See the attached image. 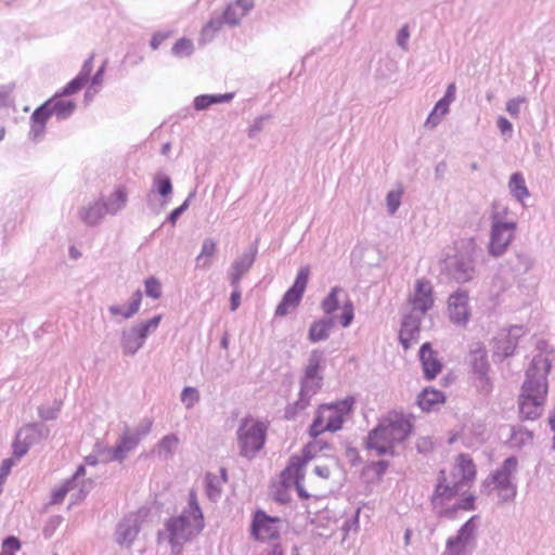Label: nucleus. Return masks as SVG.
<instances>
[{
	"label": "nucleus",
	"instance_id": "nucleus-1",
	"mask_svg": "<svg viewBox=\"0 0 555 555\" xmlns=\"http://www.w3.org/2000/svg\"><path fill=\"white\" fill-rule=\"evenodd\" d=\"M551 367L552 359L547 354L538 353L527 369L518 398L519 413L524 420L534 421L541 416L546 401Z\"/></svg>",
	"mask_w": 555,
	"mask_h": 555
},
{
	"label": "nucleus",
	"instance_id": "nucleus-2",
	"mask_svg": "<svg viewBox=\"0 0 555 555\" xmlns=\"http://www.w3.org/2000/svg\"><path fill=\"white\" fill-rule=\"evenodd\" d=\"M204 516L194 490L189 493L188 506L178 517L166 522L171 545V555H180L183 543L190 541L204 529Z\"/></svg>",
	"mask_w": 555,
	"mask_h": 555
},
{
	"label": "nucleus",
	"instance_id": "nucleus-3",
	"mask_svg": "<svg viewBox=\"0 0 555 555\" xmlns=\"http://www.w3.org/2000/svg\"><path fill=\"white\" fill-rule=\"evenodd\" d=\"M412 430L410 420L401 413L389 414L373 428L366 439V448L378 455H392L397 443L404 441Z\"/></svg>",
	"mask_w": 555,
	"mask_h": 555
},
{
	"label": "nucleus",
	"instance_id": "nucleus-4",
	"mask_svg": "<svg viewBox=\"0 0 555 555\" xmlns=\"http://www.w3.org/2000/svg\"><path fill=\"white\" fill-rule=\"evenodd\" d=\"M477 244L474 238L462 240L456 253L444 260V273L457 283L472 281L476 275Z\"/></svg>",
	"mask_w": 555,
	"mask_h": 555
},
{
	"label": "nucleus",
	"instance_id": "nucleus-5",
	"mask_svg": "<svg viewBox=\"0 0 555 555\" xmlns=\"http://www.w3.org/2000/svg\"><path fill=\"white\" fill-rule=\"evenodd\" d=\"M518 460L516 456H508L504 460L501 467L494 470L487 480L483 481V487L487 489L491 485L492 490H496L501 503L513 502L517 494V486L512 481L513 475L517 472Z\"/></svg>",
	"mask_w": 555,
	"mask_h": 555
},
{
	"label": "nucleus",
	"instance_id": "nucleus-6",
	"mask_svg": "<svg viewBox=\"0 0 555 555\" xmlns=\"http://www.w3.org/2000/svg\"><path fill=\"white\" fill-rule=\"evenodd\" d=\"M236 436L240 455L251 459L264 446L267 426L261 422L245 417L237 428Z\"/></svg>",
	"mask_w": 555,
	"mask_h": 555
},
{
	"label": "nucleus",
	"instance_id": "nucleus-7",
	"mask_svg": "<svg viewBox=\"0 0 555 555\" xmlns=\"http://www.w3.org/2000/svg\"><path fill=\"white\" fill-rule=\"evenodd\" d=\"M479 521V515L466 520L455 535L447 539L442 555H470L477 546Z\"/></svg>",
	"mask_w": 555,
	"mask_h": 555
},
{
	"label": "nucleus",
	"instance_id": "nucleus-8",
	"mask_svg": "<svg viewBox=\"0 0 555 555\" xmlns=\"http://www.w3.org/2000/svg\"><path fill=\"white\" fill-rule=\"evenodd\" d=\"M162 320V315H154L152 319L124 328L120 334V346L124 354L134 356L144 345L150 333L154 332Z\"/></svg>",
	"mask_w": 555,
	"mask_h": 555
},
{
	"label": "nucleus",
	"instance_id": "nucleus-9",
	"mask_svg": "<svg viewBox=\"0 0 555 555\" xmlns=\"http://www.w3.org/2000/svg\"><path fill=\"white\" fill-rule=\"evenodd\" d=\"M50 429L43 423H29L23 426L16 434L12 444L16 459L23 457L29 448L49 437Z\"/></svg>",
	"mask_w": 555,
	"mask_h": 555
},
{
	"label": "nucleus",
	"instance_id": "nucleus-10",
	"mask_svg": "<svg viewBox=\"0 0 555 555\" xmlns=\"http://www.w3.org/2000/svg\"><path fill=\"white\" fill-rule=\"evenodd\" d=\"M310 275V269L308 266L301 267L296 275L294 284L286 291L281 302L275 309L276 317H285L288 314L291 309L296 308L306 291L308 280Z\"/></svg>",
	"mask_w": 555,
	"mask_h": 555
},
{
	"label": "nucleus",
	"instance_id": "nucleus-11",
	"mask_svg": "<svg viewBox=\"0 0 555 555\" xmlns=\"http://www.w3.org/2000/svg\"><path fill=\"white\" fill-rule=\"evenodd\" d=\"M281 527V518L269 516L266 512L258 509L251 520L250 533L259 541H275L280 538Z\"/></svg>",
	"mask_w": 555,
	"mask_h": 555
},
{
	"label": "nucleus",
	"instance_id": "nucleus-12",
	"mask_svg": "<svg viewBox=\"0 0 555 555\" xmlns=\"http://www.w3.org/2000/svg\"><path fill=\"white\" fill-rule=\"evenodd\" d=\"M515 230V222L493 220L489 243V254L493 257L502 256L509 246L514 237Z\"/></svg>",
	"mask_w": 555,
	"mask_h": 555
},
{
	"label": "nucleus",
	"instance_id": "nucleus-13",
	"mask_svg": "<svg viewBox=\"0 0 555 555\" xmlns=\"http://www.w3.org/2000/svg\"><path fill=\"white\" fill-rule=\"evenodd\" d=\"M463 487L461 482L453 481L449 483L444 470L439 472L435 490L430 496L433 509L447 505L451 500L459 495Z\"/></svg>",
	"mask_w": 555,
	"mask_h": 555
},
{
	"label": "nucleus",
	"instance_id": "nucleus-14",
	"mask_svg": "<svg viewBox=\"0 0 555 555\" xmlns=\"http://www.w3.org/2000/svg\"><path fill=\"white\" fill-rule=\"evenodd\" d=\"M353 403L354 400L352 397H348L335 403H325L326 424L324 428L332 433L339 430L344 423V416L351 412Z\"/></svg>",
	"mask_w": 555,
	"mask_h": 555
},
{
	"label": "nucleus",
	"instance_id": "nucleus-15",
	"mask_svg": "<svg viewBox=\"0 0 555 555\" xmlns=\"http://www.w3.org/2000/svg\"><path fill=\"white\" fill-rule=\"evenodd\" d=\"M412 305L411 313L424 315L434 306L433 286L428 280L421 279L415 283L413 297L410 299Z\"/></svg>",
	"mask_w": 555,
	"mask_h": 555
},
{
	"label": "nucleus",
	"instance_id": "nucleus-16",
	"mask_svg": "<svg viewBox=\"0 0 555 555\" xmlns=\"http://www.w3.org/2000/svg\"><path fill=\"white\" fill-rule=\"evenodd\" d=\"M468 292L457 289L448 299L450 320L459 325H465L469 319Z\"/></svg>",
	"mask_w": 555,
	"mask_h": 555
},
{
	"label": "nucleus",
	"instance_id": "nucleus-17",
	"mask_svg": "<svg viewBox=\"0 0 555 555\" xmlns=\"http://www.w3.org/2000/svg\"><path fill=\"white\" fill-rule=\"evenodd\" d=\"M422 318L423 315L411 312L403 318L399 332V341L404 350L410 349L413 344L420 340Z\"/></svg>",
	"mask_w": 555,
	"mask_h": 555
},
{
	"label": "nucleus",
	"instance_id": "nucleus-18",
	"mask_svg": "<svg viewBox=\"0 0 555 555\" xmlns=\"http://www.w3.org/2000/svg\"><path fill=\"white\" fill-rule=\"evenodd\" d=\"M469 358L473 372L478 375V388L488 393L491 390V383L488 376L490 365L486 351L481 348L476 349L470 352Z\"/></svg>",
	"mask_w": 555,
	"mask_h": 555
},
{
	"label": "nucleus",
	"instance_id": "nucleus-19",
	"mask_svg": "<svg viewBox=\"0 0 555 555\" xmlns=\"http://www.w3.org/2000/svg\"><path fill=\"white\" fill-rule=\"evenodd\" d=\"M140 531L137 515H128L118 522L115 530L116 542L121 546L130 547Z\"/></svg>",
	"mask_w": 555,
	"mask_h": 555
},
{
	"label": "nucleus",
	"instance_id": "nucleus-20",
	"mask_svg": "<svg viewBox=\"0 0 555 555\" xmlns=\"http://www.w3.org/2000/svg\"><path fill=\"white\" fill-rule=\"evenodd\" d=\"M420 361L426 379L431 380L441 372L442 364L433 350L430 343H424L421 346Z\"/></svg>",
	"mask_w": 555,
	"mask_h": 555
},
{
	"label": "nucleus",
	"instance_id": "nucleus-21",
	"mask_svg": "<svg viewBox=\"0 0 555 555\" xmlns=\"http://www.w3.org/2000/svg\"><path fill=\"white\" fill-rule=\"evenodd\" d=\"M105 208V201L103 198H99L82 206L79 209L78 215L80 220L86 225L95 227L104 219L105 215L107 214Z\"/></svg>",
	"mask_w": 555,
	"mask_h": 555
},
{
	"label": "nucleus",
	"instance_id": "nucleus-22",
	"mask_svg": "<svg viewBox=\"0 0 555 555\" xmlns=\"http://www.w3.org/2000/svg\"><path fill=\"white\" fill-rule=\"evenodd\" d=\"M453 476L456 478V482H461L464 487L475 480L476 466L468 454L461 453L453 468Z\"/></svg>",
	"mask_w": 555,
	"mask_h": 555
},
{
	"label": "nucleus",
	"instance_id": "nucleus-23",
	"mask_svg": "<svg viewBox=\"0 0 555 555\" xmlns=\"http://www.w3.org/2000/svg\"><path fill=\"white\" fill-rule=\"evenodd\" d=\"M525 334L524 327L514 325L511 326L507 334L503 338L498 339L495 350L504 358L512 356L517 347L518 339Z\"/></svg>",
	"mask_w": 555,
	"mask_h": 555
},
{
	"label": "nucleus",
	"instance_id": "nucleus-24",
	"mask_svg": "<svg viewBox=\"0 0 555 555\" xmlns=\"http://www.w3.org/2000/svg\"><path fill=\"white\" fill-rule=\"evenodd\" d=\"M335 324L334 317H324L314 321L309 328L308 339L311 343H319L326 340Z\"/></svg>",
	"mask_w": 555,
	"mask_h": 555
},
{
	"label": "nucleus",
	"instance_id": "nucleus-25",
	"mask_svg": "<svg viewBox=\"0 0 555 555\" xmlns=\"http://www.w3.org/2000/svg\"><path fill=\"white\" fill-rule=\"evenodd\" d=\"M50 106V103L44 102L42 105L37 107L33 113L30 117L31 127L29 134L33 135L34 139H37L43 134L46 122L48 118L52 116Z\"/></svg>",
	"mask_w": 555,
	"mask_h": 555
},
{
	"label": "nucleus",
	"instance_id": "nucleus-26",
	"mask_svg": "<svg viewBox=\"0 0 555 555\" xmlns=\"http://www.w3.org/2000/svg\"><path fill=\"white\" fill-rule=\"evenodd\" d=\"M140 442V437L134 433H125L116 447L112 450L111 461L121 462L126 457V454L133 450Z\"/></svg>",
	"mask_w": 555,
	"mask_h": 555
},
{
	"label": "nucleus",
	"instance_id": "nucleus-27",
	"mask_svg": "<svg viewBox=\"0 0 555 555\" xmlns=\"http://www.w3.org/2000/svg\"><path fill=\"white\" fill-rule=\"evenodd\" d=\"M304 467L305 466H300L297 469V465H293V461L289 460L288 465L282 472L281 476L284 482H287L289 478L293 479L299 498L309 499L310 494L306 491V489L302 486V480L305 478Z\"/></svg>",
	"mask_w": 555,
	"mask_h": 555
},
{
	"label": "nucleus",
	"instance_id": "nucleus-28",
	"mask_svg": "<svg viewBox=\"0 0 555 555\" xmlns=\"http://www.w3.org/2000/svg\"><path fill=\"white\" fill-rule=\"evenodd\" d=\"M328 448V443L322 442L321 440L314 438L312 442H309L305 446L301 455H294L289 460L293 461V465H297V468L300 466H306L307 463L317 455V453L322 452L324 449Z\"/></svg>",
	"mask_w": 555,
	"mask_h": 555
},
{
	"label": "nucleus",
	"instance_id": "nucleus-29",
	"mask_svg": "<svg viewBox=\"0 0 555 555\" xmlns=\"http://www.w3.org/2000/svg\"><path fill=\"white\" fill-rule=\"evenodd\" d=\"M444 401L443 392L433 389L426 388L424 389L417 397V404L423 411H433Z\"/></svg>",
	"mask_w": 555,
	"mask_h": 555
},
{
	"label": "nucleus",
	"instance_id": "nucleus-30",
	"mask_svg": "<svg viewBox=\"0 0 555 555\" xmlns=\"http://www.w3.org/2000/svg\"><path fill=\"white\" fill-rule=\"evenodd\" d=\"M258 253L257 242L249 246L237 259L232 263V270L238 274L245 275L255 262Z\"/></svg>",
	"mask_w": 555,
	"mask_h": 555
},
{
	"label": "nucleus",
	"instance_id": "nucleus-31",
	"mask_svg": "<svg viewBox=\"0 0 555 555\" xmlns=\"http://www.w3.org/2000/svg\"><path fill=\"white\" fill-rule=\"evenodd\" d=\"M128 201V193L125 186L119 185L105 201V209L109 215H116L119 210L126 207Z\"/></svg>",
	"mask_w": 555,
	"mask_h": 555
},
{
	"label": "nucleus",
	"instance_id": "nucleus-32",
	"mask_svg": "<svg viewBox=\"0 0 555 555\" xmlns=\"http://www.w3.org/2000/svg\"><path fill=\"white\" fill-rule=\"evenodd\" d=\"M234 98V93L229 92L224 94H201L194 99V108L196 111H204L212 104L227 103Z\"/></svg>",
	"mask_w": 555,
	"mask_h": 555
},
{
	"label": "nucleus",
	"instance_id": "nucleus-33",
	"mask_svg": "<svg viewBox=\"0 0 555 555\" xmlns=\"http://www.w3.org/2000/svg\"><path fill=\"white\" fill-rule=\"evenodd\" d=\"M141 300L142 292L140 289H137L132 294V299L126 310H122L120 306L112 305L108 307V311L112 315H122L125 319H130L139 312Z\"/></svg>",
	"mask_w": 555,
	"mask_h": 555
},
{
	"label": "nucleus",
	"instance_id": "nucleus-34",
	"mask_svg": "<svg viewBox=\"0 0 555 555\" xmlns=\"http://www.w3.org/2000/svg\"><path fill=\"white\" fill-rule=\"evenodd\" d=\"M217 251V244L212 238H205L202 245V250L196 257V268L208 269L211 266L210 258Z\"/></svg>",
	"mask_w": 555,
	"mask_h": 555
},
{
	"label": "nucleus",
	"instance_id": "nucleus-35",
	"mask_svg": "<svg viewBox=\"0 0 555 555\" xmlns=\"http://www.w3.org/2000/svg\"><path fill=\"white\" fill-rule=\"evenodd\" d=\"M222 479H220L217 475L212 473H207L205 476V492L207 498L211 502H217L221 498L222 488H223Z\"/></svg>",
	"mask_w": 555,
	"mask_h": 555
},
{
	"label": "nucleus",
	"instance_id": "nucleus-36",
	"mask_svg": "<svg viewBox=\"0 0 555 555\" xmlns=\"http://www.w3.org/2000/svg\"><path fill=\"white\" fill-rule=\"evenodd\" d=\"M511 194L519 202L529 196V191L526 185L525 179L520 172H514L508 182Z\"/></svg>",
	"mask_w": 555,
	"mask_h": 555
},
{
	"label": "nucleus",
	"instance_id": "nucleus-37",
	"mask_svg": "<svg viewBox=\"0 0 555 555\" xmlns=\"http://www.w3.org/2000/svg\"><path fill=\"white\" fill-rule=\"evenodd\" d=\"M47 103H50L52 115H55L57 119L63 120L68 118L76 108V103L72 100H49Z\"/></svg>",
	"mask_w": 555,
	"mask_h": 555
},
{
	"label": "nucleus",
	"instance_id": "nucleus-38",
	"mask_svg": "<svg viewBox=\"0 0 555 555\" xmlns=\"http://www.w3.org/2000/svg\"><path fill=\"white\" fill-rule=\"evenodd\" d=\"M156 192L164 198L163 205L168 203V198L172 194L171 179L163 173L155 175L153 179V192Z\"/></svg>",
	"mask_w": 555,
	"mask_h": 555
},
{
	"label": "nucleus",
	"instance_id": "nucleus-39",
	"mask_svg": "<svg viewBox=\"0 0 555 555\" xmlns=\"http://www.w3.org/2000/svg\"><path fill=\"white\" fill-rule=\"evenodd\" d=\"M313 396L314 395L307 391L304 392L300 389L298 400L285 408L284 417L286 420H294L299 412L304 411L310 404V400Z\"/></svg>",
	"mask_w": 555,
	"mask_h": 555
},
{
	"label": "nucleus",
	"instance_id": "nucleus-40",
	"mask_svg": "<svg viewBox=\"0 0 555 555\" xmlns=\"http://www.w3.org/2000/svg\"><path fill=\"white\" fill-rule=\"evenodd\" d=\"M313 396L314 395L307 391L304 392L300 389L298 400L285 408L284 417L286 420H294L299 412L304 411L310 404V400Z\"/></svg>",
	"mask_w": 555,
	"mask_h": 555
},
{
	"label": "nucleus",
	"instance_id": "nucleus-41",
	"mask_svg": "<svg viewBox=\"0 0 555 555\" xmlns=\"http://www.w3.org/2000/svg\"><path fill=\"white\" fill-rule=\"evenodd\" d=\"M532 257L526 251H517L513 258L509 259V264L513 271L517 273H526L533 267Z\"/></svg>",
	"mask_w": 555,
	"mask_h": 555
},
{
	"label": "nucleus",
	"instance_id": "nucleus-42",
	"mask_svg": "<svg viewBox=\"0 0 555 555\" xmlns=\"http://www.w3.org/2000/svg\"><path fill=\"white\" fill-rule=\"evenodd\" d=\"M323 361L324 352L319 349L312 350L308 359V364L305 369L304 376H307V378L322 377L319 375V370L321 369Z\"/></svg>",
	"mask_w": 555,
	"mask_h": 555
},
{
	"label": "nucleus",
	"instance_id": "nucleus-43",
	"mask_svg": "<svg viewBox=\"0 0 555 555\" xmlns=\"http://www.w3.org/2000/svg\"><path fill=\"white\" fill-rule=\"evenodd\" d=\"M179 444V438L175 434L166 435L157 444L158 456L169 459Z\"/></svg>",
	"mask_w": 555,
	"mask_h": 555
},
{
	"label": "nucleus",
	"instance_id": "nucleus-44",
	"mask_svg": "<svg viewBox=\"0 0 555 555\" xmlns=\"http://www.w3.org/2000/svg\"><path fill=\"white\" fill-rule=\"evenodd\" d=\"M343 288L339 286L333 287L328 295L322 300L321 308L327 317H332V314L339 308L338 294L343 293Z\"/></svg>",
	"mask_w": 555,
	"mask_h": 555
},
{
	"label": "nucleus",
	"instance_id": "nucleus-45",
	"mask_svg": "<svg viewBox=\"0 0 555 555\" xmlns=\"http://www.w3.org/2000/svg\"><path fill=\"white\" fill-rule=\"evenodd\" d=\"M326 410L325 404H321L315 413L314 420L309 428V434L313 438H318L322 433L327 431L324 428L326 424Z\"/></svg>",
	"mask_w": 555,
	"mask_h": 555
},
{
	"label": "nucleus",
	"instance_id": "nucleus-46",
	"mask_svg": "<svg viewBox=\"0 0 555 555\" xmlns=\"http://www.w3.org/2000/svg\"><path fill=\"white\" fill-rule=\"evenodd\" d=\"M224 23L225 18L223 14L211 16L209 22L204 26L202 35L206 38L214 37L215 34L221 29Z\"/></svg>",
	"mask_w": 555,
	"mask_h": 555
},
{
	"label": "nucleus",
	"instance_id": "nucleus-47",
	"mask_svg": "<svg viewBox=\"0 0 555 555\" xmlns=\"http://www.w3.org/2000/svg\"><path fill=\"white\" fill-rule=\"evenodd\" d=\"M181 401L186 409H192L199 401V392L196 388L188 386L181 392Z\"/></svg>",
	"mask_w": 555,
	"mask_h": 555
},
{
	"label": "nucleus",
	"instance_id": "nucleus-48",
	"mask_svg": "<svg viewBox=\"0 0 555 555\" xmlns=\"http://www.w3.org/2000/svg\"><path fill=\"white\" fill-rule=\"evenodd\" d=\"M176 56H188L193 52V43L190 39L180 38L171 49Z\"/></svg>",
	"mask_w": 555,
	"mask_h": 555
},
{
	"label": "nucleus",
	"instance_id": "nucleus-49",
	"mask_svg": "<svg viewBox=\"0 0 555 555\" xmlns=\"http://www.w3.org/2000/svg\"><path fill=\"white\" fill-rule=\"evenodd\" d=\"M401 190H392L387 193L386 196V204H387V210L389 215H395L397 210L400 207L401 204Z\"/></svg>",
	"mask_w": 555,
	"mask_h": 555
},
{
	"label": "nucleus",
	"instance_id": "nucleus-50",
	"mask_svg": "<svg viewBox=\"0 0 555 555\" xmlns=\"http://www.w3.org/2000/svg\"><path fill=\"white\" fill-rule=\"evenodd\" d=\"M75 488V480H65L64 483L52 492V504L63 502L65 495Z\"/></svg>",
	"mask_w": 555,
	"mask_h": 555
},
{
	"label": "nucleus",
	"instance_id": "nucleus-51",
	"mask_svg": "<svg viewBox=\"0 0 555 555\" xmlns=\"http://www.w3.org/2000/svg\"><path fill=\"white\" fill-rule=\"evenodd\" d=\"M323 377L307 378L304 376L300 380V389L304 392L315 395L322 387Z\"/></svg>",
	"mask_w": 555,
	"mask_h": 555
},
{
	"label": "nucleus",
	"instance_id": "nucleus-52",
	"mask_svg": "<svg viewBox=\"0 0 555 555\" xmlns=\"http://www.w3.org/2000/svg\"><path fill=\"white\" fill-rule=\"evenodd\" d=\"M88 81L85 80L82 77L80 76H76L73 80H70L65 87L64 89L62 90V92L60 93V95L62 96H68V95H73L75 93H77L78 91H80L82 89V87L87 83Z\"/></svg>",
	"mask_w": 555,
	"mask_h": 555
},
{
	"label": "nucleus",
	"instance_id": "nucleus-53",
	"mask_svg": "<svg viewBox=\"0 0 555 555\" xmlns=\"http://www.w3.org/2000/svg\"><path fill=\"white\" fill-rule=\"evenodd\" d=\"M222 14L225 18V23L232 26L240 24L242 17L245 16L241 11H238L234 3L229 4Z\"/></svg>",
	"mask_w": 555,
	"mask_h": 555
},
{
	"label": "nucleus",
	"instance_id": "nucleus-54",
	"mask_svg": "<svg viewBox=\"0 0 555 555\" xmlns=\"http://www.w3.org/2000/svg\"><path fill=\"white\" fill-rule=\"evenodd\" d=\"M195 196V192H191L185 201L177 208H175L167 217V222L171 223L172 225L176 224L177 220L180 218V216L189 208L190 201Z\"/></svg>",
	"mask_w": 555,
	"mask_h": 555
},
{
	"label": "nucleus",
	"instance_id": "nucleus-55",
	"mask_svg": "<svg viewBox=\"0 0 555 555\" xmlns=\"http://www.w3.org/2000/svg\"><path fill=\"white\" fill-rule=\"evenodd\" d=\"M145 284V294L153 298L158 299L162 296V285L159 281L153 276L149 278L144 282Z\"/></svg>",
	"mask_w": 555,
	"mask_h": 555
},
{
	"label": "nucleus",
	"instance_id": "nucleus-56",
	"mask_svg": "<svg viewBox=\"0 0 555 555\" xmlns=\"http://www.w3.org/2000/svg\"><path fill=\"white\" fill-rule=\"evenodd\" d=\"M459 511H461L460 505H457L456 503L453 504L452 506H448L447 504L442 505L440 508L433 509V512L438 518H447L451 520L456 518Z\"/></svg>",
	"mask_w": 555,
	"mask_h": 555
},
{
	"label": "nucleus",
	"instance_id": "nucleus-57",
	"mask_svg": "<svg viewBox=\"0 0 555 555\" xmlns=\"http://www.w3.org/2000/svg\"><path fill=\"white\" fill-rule=\"evenodd\" d=\"M61 402H54V406H39L38 414L43 421H52L57 418L61 410Z\"/></svg>",
	"mask_w": 555,
	"mask_h": 555
},
{
	"label": "nucleus",
	"instance_id": "nucleus-58",
	"mask_svg": "<svg viewBox=\"0 0 555 555\" xmlns=\"http://www.w3.org/2000/svg\"><path fill=\"white\" fill-rule=\"evenodd\" d=\"M353 305L350 299H347L343 306V313L339 317V323L343 327H348L353 320Z\"/></svg>",
	"mask_w": 555,
	"mask_h": 555
},
{
	"label": "nucleus",
	"instance_id": "nucleus-59",
	"mask_svg": "<svg viewBox=\"0 0 555 555\" xmlns=\"http://www.w3.org/2000/svg\"><path fill=\"white\" fill-rule=\"evenodd\" d=\"M21 546V541L14 535L7 537L2 542L3 553L8 555H14Z\"/></svg>",
	"mask_w": 555,
	"mask_h": 555
},
{
	"label": "nucleus",
	"instance_id": "nucleus-60",
	"mask_svg": "<svg viewBox=\"0 0 555 555\" xmlns=\"http://www.w3.org/2000/svg\"><path fill=\"white\" fill-rule=\"evenodd\" d=\"M269 119V115H262L257 117L248 129V137L255 138L260 131H262L264 122Z\"/></svg>",
	"mask_w": 555,
	"mask_h": 555
},
{
	"label": "nucleus",
	"instance_id": "nucleus-61",
	"mask_svg": "<svg viewBox=\"0 0 555 555\" xmlns=\"http://www.w3.org/2000/svg\"><path fill=\"white\" fill-rule=\"evenodd\" d=\"M526 99L520 96L508 100L506 103V111L512 117L517 118L520 113V104L524 103Z\"/></svg>",
	"mask_w": 555,
	"mask_h": 555
},
{
	"label": "nucleus",
	"instance_id": "nucleus-62",
	"mask_svg": "<svg viewBox=\"0 0 555 555\" xmlns=\"http://www.w3.org/2000/svg\"><path fill=\"white\" fill-rule=\"evenodd\" d=\"M416 449L420 453L427 454L434 449V442L429 437H422L416 442Z\"/></svg>",
	"mask_w": 555,
	"mask_h": 555
},
{
	"label": "nucleus",
	"instance_id": "nucleus-63",
	"mask_svg": "<svg viewBox=\"0 0 555 555\" xmlns=\"http://www.w3.org/2000/svg\"><path fill=\"white\" fill-rule=\"evenodd\" d=\"M359 516H360V508H358L353 516L350 519H347L343 525V530L346 532L350 530H357L359 528Z\"/></svg>",
	"mask_w": 555,
	"mask_h": 555
},
{
	"label": "nucleus",
	"instance_id": "nucleus-64",
	"mask_svg": "<svg viewBox=\"0 0 555 555\" xmlns=\"http://www.w3.org/2000/svg\"><path fill=\"white\" fill-rule=\"evenodd\" d=\"M93 57L94 55L92 54L89 59L85 61L81 70L78 74V76L82 77L87 81L89 80L91 72L93 69Z\"/></svg>",
	"mask_w": 555,
	"mask_h": 555
}]
</instances>
